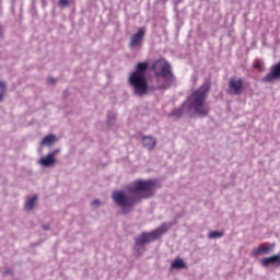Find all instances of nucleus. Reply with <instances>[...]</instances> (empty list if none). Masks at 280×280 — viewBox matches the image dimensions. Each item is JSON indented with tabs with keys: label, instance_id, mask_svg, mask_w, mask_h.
Here are the masks:
<instances>
[{
	"label": "nucleus",
	"instance_id": "6ab92c4d",
	"mask_svg": "<svg viewBox=\"0 0 280 280\" xmlns=\"http://www.w3.org/2000/svg\"><path fill=\"white\" fill-rule=\"evenodd\" d=\"M58 7L59 8H69V0H59Z\"/></svg>",
	"mask_w": 280,
	"mask_h": 280
},
{
	"label": "nucleus",
	"instance_id": "dca6fc26",
	"mask_svg": "<svg viewBox=\"0 0 280 280\" xmlns=\"http://www.w3.org/2000/svg\"><path fill=\"white\" fill-rule=\"evenodd\" d=\"M184 113H185V107L182 106L179 108L174 109L172 112V115H173V117H176L177 119H179V117H182Z\"/></svg>",
	"mask_w": 280,
	"mask_h": 280
},
{
	"label": "nucleus",
	"instance_id": "412c9836",
	"mask_svg": "<svg viewBox=\"0 0 280 280\" xmlns=\"http://www.w3.org/2000/svg\"><path fill=\"white\" fill-rule=\"evenodd\" d=\"M60 153V149H56L52 152L48 153L52 159H56V155Z\"/></svg>",
	"mask_w": 280,
	"mask_h": 280
},
{
	"label": "nucleus",
	"instance_id": "0eeeda50",
	"mask_svg": "<svg viewBox=\"0 0 280 280\" xmlns=\"http://www.w3.org/2000/svg\"><path fill=\"white\" fill-rule=\"evenodd\" d=\"M275 80H280V61L270 68L269 73L262 78L261 82H275Z\"/></svg>",
	"mask_w": 280,
	"mask_h": 280
},
{
	"label": "nucleus",
	"instance_id": "39448f33",
	"mask_svg": "<svg viewBox=\"0 0 280 280\" xmlns=\"http://www.w3.org/2000/svg\"><path fill=\"white\" fill-rule=\"evenodd\" d=\"M155 77L158 82H161V78L166 82H174V74L172 73V67L165 61L155 62Z\"/></svg>",
	"mask_w": 280,
	"mask_h": 280
},
{
	"label": "nucleus",
	"instance_id": "1a4fd4ad",
	"mask_svg": "<svg viewBox=\"0 0 280 280\" xmlns=\"http://www.w3.org/2000/svg\"><path fill=\"white\" fill-rule=\"evenodd\" d=\"M270 250H275V244L264 243L255 248L252 254L254 255V257H259V255H268Z\"/></svg>",
	"mask_w": 280,
	"mask_h": 280
},
{
	"label": "nucleus",
	"instance_id": "423d86ee",
	"mask_svg": "<svg viewBox=\"0 0 280 280\" xmlns=\"http://www.w3.org/2000/svg\"><path fill=\"white\" fill-rule=\"evenodd\" d=\"M230 95H242L244 93V80L242 78L232 77L229 81Z\"/></svg>",
	"mask_w": 280,
	"mask_h": 280
},
{
	"label": "nucleus",
	"instance_id": "9d476101",
	"mask_svg": "<svg viewBox=\"0 0 280 280\" xmlns=\"http://www.w3.org/2000/svg\"><path fill=\"white\" fill-rule=\"evenodd\" d=\"M261 265L265 267H268L270 265L272 266H280V256L279 255H273L270 257H267L261 260Z\"/></svg>",
	"mask_w": 280,
	"mask_h": 280
},
{
	"label": "nucleus",
	"instance_id": "a211bd4d",
	"mask_svg": "<svg viewBox=\"0 0 280 280\" xmlns=\"http://www.w3.org/2000/svg\"><path fill=\"white\" fill-rule=\"evenodd\" d=\"M254 69H256L257 71H264V69H265L264 61L256 60L254 62Z\"/></svg>",
	"mask_w": 280,
	"mask_h": 280
},
{
	"label": "nucleus",
	"instance_id": "9b49d317",
	"mask_svg": "<svg viewBox=\"0 0 280 280\" xmlns=\"http://www.w3.org/2000/svg\"><path fill=\"white\" fill-rule=\"evenodd\" d=\"M39 164L42 167H54V165H56V158H52V155L48 153L47 156L39 160Z\"/></svg>",
	"mask_w": 280,
	"mask_h": 280
},
{
	"label": "nucleus",
	"instance_id": "4be33fe9",
	"mask_svg": "<svg viewBox=\"0 0 280 280\" xmlns=\"http://www.w3.org/2000/svg\"><path fill=\"white\" fill-rule=\"evenodd\" d=\"M167 83H164V84H160V85H158V88L156 89H163V90H165V89H167Z\"/></svg>",
	"mask_w": 280,
	"mask_h": 280
},
{
	"label": "nucleus",
	"instance_id": "2eb2a0df",
	"mask_svg": "<svg viewBox=\"0 0 280 280\" xmlns=\"http://www.w3.org/2000/svg\"><path fill=\"white\" fill-rule=\"evenodd\" d=\"M54 143H56V136L54 135H48L42 140V145H51Z\"/></svg>",
	"mask_w": 280,
	"mask_h": 280
},
{
	"label": "nucleus",
	"instance_id": "393cba45",
	"mask_svg": "<svg viewBox=\"0 0 280 280\" xmlns=\"http://www.w3.org/2000/svg\"><path fill=\"white\" fill-rule=\"evenodd\" d=\"M43 229H44L45 231H48V230H49V225H44Z\"/></svg>",
	"mask_w": 280,
	"mask_h": 280
},
{
	"label": "nucleus",
	"instance_id": "aec40b11",
	"mask_svg": "<svg viewBox=\"0 0 280 280\" xmlns=\"http://www.w3.org/2000/svg\"><path fill=\"white\" fill-rule=\"evenodd\" d=\"M5 82H0V90H2V93L0 94V102L3 100V93L5 92Z\"/></svg>",
	"mask_w": 280,
	"mask_h": 280
},
{
	"label": "nucleus",
	"instance_id": "ddd939ff",
	"mask_svg": "<svg viewBox=\"0 0 280 280\" xmlns=\"http://www.w3.org/2000/svg\"><path fill=\"white\" fill-rule=\"evenodd\" d=\"M171 268H173L175 270H183V268H187V265L185 264V261L183 259L176 258L171 264Z\"/></svg>",
	"mask_w": 280,
	"mask_h": 280
},
{
	"label": "nucleus",
	"instance_id": "f3484780",
	"mask_svg": "<svg viewBox=\"0 0 280 280\" xmlns=\"http://www.w3.org/2000/svg\"><path fill=\"white\" fill-rule=\"evenodd\" d=\"M223 235H224V232L212 231L209 233L208 237L210 240H215L218 237H222Z\"/></svg>",
	"mask_w": 280,
	"mask_h": 280
},
{
	"label": "nucleus",
	"instance_id": "b1692460",
	"mask_svg": "<svg viewBox=\"0 0 280 280\" xmlns=\"http://www.w3.org/2000/svg\"><path fill=\"white\" fill-rule=\"evenodd\" d=\"M48 82H49L50 84H56V80H54V79H48Z\"/></svg>",
	"mask_w": 280,
	"mask_h": 280
},
{
	"label": "nucleus",
	"instance_id": "6e6552de",
	"mask_svg": "<svg viewBox=\"0 0 280 280\" xmlns=\"http://www.w3.org/2000/svg\"><path fill=\"white\" fill-rule=\"evenodd\" d=\"M145 36V30L139 28L136 34H133L129 42L130 49H135V47H140L141 43H143V38Z\"/></svg>",
	"mask_w": 280,
	"mask_h": 280
},
{
	"label": "nucleus",
	"instance_id": "f257e3e1",
	"mask_svg": "<svg viewBox=\"0 0 280 280\" xmlns=\"http://www.w3.org/2000/svg\"><path fill=\"white\" fill-rule=\"evenodd\" d=\"M152 189H154V180L137 179L127 186L129 194H136L135 197H127L124 191L116 190L112 198L115 205L121 209H128V207H135L141 198H152Z\"/></svg>",
	"mask_w": 280,
	"mask_h": 280
},
{
	"label": "nucleus",
	"instance_id": "5701e85b",
	"mask_svg": "<svg viewBox=\"0 0 280 280\" xmlns=\"http://www.w3.org/2000/svg\"><path fill=\"white\" fill-rule=\"evenodd\" d=\"M92 205H93V207H100V200H94V201L92 202Z\"/></svg>",
	"mask_w": 280,
	"mask_h": 280
},
{
	"label": "nucleus",
	"instance_id": "f8f14e48",
	"mask_svg": "<svg viewBox=\"0 0 280 280\" xmlns=\"http://www.w3.org/2000/svg\"><path fill=\"white\" fill-rule=\"evenodd\" d=\"M142 143L147 150H154L156 147V140L153 137H143Z\"/></svg>",
	"mask_w": 280,
	"mask_h": 280
},
{
	"label": "nucleus",
	"instance_id": "20e7f679",
	"mask_svg": "<svg viewBox=\"0 0 280 280\" xmlns=\"http://www.w3.org/2000/svg\"><path fill=\"white\" fill-rule=\"evenodd\" d=\"M164 233H167V225L165 224L152 232L142 233L141 235L136 237V250H139V248H143L145 244H150V242H154V240H159V237H161V235H163Z\"/></svg>",
	"mask_w": 280,
	"mask_h": 280
},
{
	"label": "nucleus",
	"instance_id": "f03ea898",
	"mask_svg": "<svg viewBox=\"0 0 280 280\" xmlns=\"http://www.w3.org/2000/svg\"><path fill=\"white\" fill-rule=\"evenodd\" d=\"M150 63L148 61L138 62L136 65V70L129 75V84L132 88L133 95L138 97H143L148 93V68Z\"/></svg>",
	"mask_w": 280,
	"mask_h": 280
},
{
	"label": "nucleus",
	"instance_id": "7ed1b4c3",
	"mask_svg": "<svg viewBox=\"0 0 280 280\" xmlns=\"http://www.w3.org/2000/svg\"><path fill=\"white\" fill-rule=\"evenodd\" d=\"M209 85H201L198 90L194 91L190 97L188 98L189 105L188 108L195 110L200 117H207L211 108L207 104V97H209Z\"/></svg>",
	"mask_w": 280,
	"mask_h": 280
},
{
	"label": "nucleus",
	"instance_id": "4468645a",
	"mask_svg": "<svg viewBox=\"0 0 280 280\" xmlns=\"http://www.w3.org/2000/svg\"><path fill=\"white\" fill-rule=\"evenodd\" d=\"M36 200H38V197L36 195L28 199L25 203V210L32 211L34 209V205H36Z\"/></svg>",
	"mask_w": 280,
	"mask_h": 280
}]
</instances>
